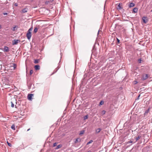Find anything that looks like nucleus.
Returning <instances> with one entry per match:
<instances>
[{
  "label": "nucleus",
  "instance_id": "nucleus-1",
  "mask_svg": "<svg viewBox=\"0 0 152 152\" xmlns=\"http://www.w3.org/2000/svg\"><path fill=\"white\" fill-rule=\"evenodd\" d=\"M33 29L32 27H31L27 31V33L26 34V36L28 40H30L32 34L31 31Z\"/></svg>",
  "mask_w": 152,
  "mask_h": 152
},
{
  "label": "nucleus",
  "instance_id": "nucleus-2",
  "mask_svg": "<svg viewBox=\"0 0 152 152\" xmlns=\"http://www.w3.org/2000/svg\"><path fill=\"white\" fill-rule=\"evenodd\" d=\"M148 74H143L142 75V77L141 78V79H142V80H145L147 79H148Z\"/></svg>",
  "mask_w": 152,
  "mask_h": 152
},
{
  "label": "nucleus",
  "instance_id": "nucleus-3",
  "mask_svg": "<svg viewBox=\"0 0 152 152\" xmlns=\"http://www.w3.org/2000/svg\"><path fill=\"white\" fill-rule=\"evenodd\" d=\"M34 94H28V100H31L32 99V96H33Z\"/></svg>",
  "mask_w": 152,
  "mask_h": 152
},
{
  "label": "nucleus",
  "instance_id": "nucleus-4",
  "mask_svg": "<svg viewBox=\"0 0 152 152\" xmlns=\"http://www.w3.org/2000/svg\"><path fill=\"white\" fill-rule=\"evenodd\" d=\"M142 20L145 23H146L148 22V20L147 17H143L142 18Z\"/></svg>",
  "mask_w": 152,
  "mask_h": 152
},
{
  "label": "nucleus",
  "instance_id": "nucleus-5",
  "mask_svg": "<svg viewBox=\"0 0 152 152\" xmlns=\"http://www.w3.org/2000/svg\"><path fill=\"white\" fill-rule=\"evenodd\" d=\"M9 47L7 46L4 47V52H8L9 51Z\"/></svg>",
  "mask_w": 152,
  "mask_h": 152
},
{
  "label": "nucleus",
  "instance_id": "nucleus-6",
  "mask_svg": "<svg viewBox=\"0 0 152 152\" xmlns=\"http://www.w3.org/2000/svg\"><path fill=\"white\" fill-rule=\"evenodd\" d=\"M121 4H122L119 3L118 4V5L117 7L118 10H120L123 7Z\"/></svg>",
  "mask_w": 152,
  "mask_h": 152
},
{
  "label": "nucleus",
  "instance_id": "nucleus-7",
  "mask_svg": "<svg viewBox=\"0 0 152 152\" xmlns=\"http://www.w3.org/2000/svg\"><path fill=\"white\" fill-rule=\"evenodd\" d=\"M19 41V40L18 39H15L13 40L12 42V44L13 45H17L18 43V41Z\"/></svg>",
  "mask_w": 152,
  "mask_h": 152
},
{
  "label": "nucleus",
  "instance_id": "nucleus-8",
  "mask_svg": "<svg viewBox=\"0 0 152 152\" xmlns=\"http://www.w3.org/2000/svg\"><path fill=\"white\" fill-rule=\"evenodd\" d=\"M81 141V139L80 138H77L76 139V140L75 142V143H76L77 142H80Z\"/></svg>",
  "mask_w": 152,
  "mask_h": 152
},
{
  "label": "nucleus",
  "instance_id": "nucleus-9",
  "mask_svg": "<svg viewBox=\"0 0 152 152\" xmlns=\"http://www.w3.org/2000/svg\"><path fill=\"white\" fill-rule=\"evenodd\" d=\"M138 10L137 8L135 7L133 9V12L134 13H137L138 11Z\"/></svg>",
  "mask_w": 152,
  "mask_h": 152
},
{
  "label": "nucleus",
  "instance_id": "nucleus-10",
  "mask_svg": "<svg viewBox=\"0 0 152 152\" xmlns=\"http://www.w3.org/2000/svg\"><path fill=\"white\" fill-rule=\"evenodd\" d=\"M135 6V4L133 3H131L129 5V7H134Z\"/></svg>",
  "mask_w": 152,
  "mask_h": 152
},
{
  "label": "nucleus",
  "instance_id": "nucleus-11",
  "mask_svg": "<svg viewBox=\"0 0 152 152\" xmlns=\"http://www.w3.org/2000/svg\"><path fill=\"white\" fill-rule=\"evenodd\" d=\"M28 9L27 8H25L23 9L22 10V11L23 12V13H25L27 12Z\"/></svg>",
  "mask_w": 152,
  "mask_h": 152
},
{
  "label": "nucleus",
  "instance_id": "nucleus-12",
  "mask_svg": "<svg viewBox=\"0 0 152 152\" xmlns=\"http://www.w3.org/2000/svg\"><path fill=\"white\" fill-rule=\"evenodd\" d=\"M101 130V129L100 128H98L96 129V133H99Z\"/></svg>",
  "mask_w": 152,
  "mask_h": 152
},
{
  "label": "nucleus",
  "instance_id": "nucleus-13",
  "mask_svg": "<svg viewBox=\"0 0 152 152\" xmlns=\"http://www.w3.org/2000/svg\"><path fill=\"white\" fill-rule=\"evenodd\" d=\"M11 128L13 130H15V125L14 124H13L11 126Z\"/></svg>",
  "mask_w": 152,
  "mask_h": 152
},
{
  "label": "nucleus",
  "instance_id": "nucleus-14",
  "mask_svg": "<svg viewBox=\"0 0 152 152\" xmlns=\"http://www.w3.org/2000/svg\"><path fill=\"white\" fill-rule=\"evenodd\" d=\"M85 132V131L84 130H83L81 131L80 132V133L79 134V135H81V134H84Z\"/></svg>",
  "mask_w": 152,
  "mask_h": 152
},
{
  "label": "nucleus",
  "instance_id": "nucleus-15",
  "mask_svg": "<svg viewBox=\"0 0 152 152\" xmlns=\"http://www.w3.org/2000/svg\"><path fill=\"white\" fill-rule=\"evenodd\" d=\"M62 145H58L57 147L56 148V149H58V148H59L62 147Z\"/></svg>",
  "mask_w": 152,
  "mask_h": 152
},
{
  "label": "nucleus",
  "instance_id": "nucleus-16",
  "mask_svg": "<svg viewBox=\"0 0 152 152\" xmlns=\"http://www.w3.org/2000/svg\"><path fill=\"white\" fill-rule=\"evenodd\" d=\"M38 30V28L37 27H36L34 30V33H36L37 32Z\"/></svg>",
  "mask_w": 152,
  "mask_h": 152
},
{
  "label": "nucleus",
  "instance_id": "nucleus-17",
  "mask_svg": "<svg viewBox=\"0 0 152 152\" xmlns=\"http://www.w3.org/2000/svg\"><path fill=\"white\" fill-rule=\"evenodd\" d=\"M35 69L36 70H38V65H37L34 66Z\"/></svg>",
  "mask_w": 152,
  "mask_h": 152
},
{
  "label": "nucleus",
  "instance_id": "nucleus-18",
  "mask_svg": "<svg viewBox=\"0 0 152 152\" xmlns=\"http://www.w3.org/2000/svg\"><path fill=\"white\" fill-rule=\"evenodd\" d=\"M149 110H150V108H148V109L147 110H146L145 112V113H144V115H145L146 114L148 113L149 111Z\"/></svg>",
  "mask_w": 152,
  "mask_h": 152
},
{
  "label": "nucleus",
  "instance_id": "nucleus-19",
  "mask_svg": "<svg viewBox=\"0 0 152 152\" xmlns=\"http://www.w3.org/2000/svg\"><path fill=\"white\" fill-rule=\"evenodd\" d=\"M141 138V136H139L137 137L136 138V141H137L140 138Z\"/></svg>",
  "mask_w": 152,
  "mask_h": 152
},
{
  "label": "nucleus",
  "instance_id": "nucleus-20",
  "mask_svg": "<svg viewBox=\"0 0 152 152\" xmlns=\"http://www.w3.org/2000/svg\"><path fill=\"white\" fill-rule=\"evenodd\" d=\"M34 63L35 64H37L38 63V59H36L34 60Z\"/></svg>",
  "mask_w": 152,
  "mask_h": 152
},
{
  "label": "nucleus",
  "instance_id": "nucleus-21",
  "mask_svg": "<svg viewBox=\"0 0 152 152\" xmlns=\"http://www.w3.org/2000/svg\"><path fill=\"white\" fill-rule=\"evenodd\" d=\"M138 83V82L136 80H134V81H133V83L134 84H136L137 83Z\"/></svg>",
  "mask_w": 152,
  "mask_h": 152
},
{
  "label": "nucleus",
  "instance_id": "nucleus-22",
  "mask_svg": "<svg viewBox=\"0 0 152 152\" xmlns=\"http://www.w3.org/2000/svg\"><path fill=\"white\" fill-rule=\"evenodd\" d=\"M93 142V141L92 140H91L87 143V145H88L90 143H91Z\"/></svg>",
  "mask_w": 152,
  "mask_h": 152
},
{
  "label": "nucleus",
  "instance_id": "nucleus-23",
  "mask_svg": "<svg viewBox=\"0 0 152 152\" xmlns=\"http://www.w3.org/2000/svg\"><path fill=\"white\" fill-rule=\"evenodd\" d=\"M7 143L8 145L9 146L11 147L12 146V144L11 143H9L8 141L7 142Z\"/></svg>",
  "mask_w": 152,
  "mask_h": 152
},
{
  "label": "nucleus",
  "instance_id": "nucleus-24",
  "mask_svg": "<svg viewBox=\"0 0 152 152\" xmlns=\"http://www.w3.org/2000/svg\"><path fill=\"white\" fill-rule=\"evenodd\" d=\"M132 142H133L131 140L129 141L126 142V144H129V143H132Z\"/></svg>",
  "mask_w": 152,
  "mask_h": 152
},
{
  "label": "nucleus",
  "instance_id": "nucleus-25",
  "mask_svg": "<svg viewBox=\"0 0 152 152\" xmlns=\"http://www.w3.org/2000/svg\"><path fill=\"white\" fill-rule=\"evenodd\" d=\"M11 107H13L14 106V104L12 102H11Z\"/></svg>",
  "mask_w": 152,
  "mask_h": 152
},
{
  "label": "nucleus",
  "instance_id": "nucleus-26",
  "mask_svg": "<svg viewBox=\"0 0 152 152\" xmlns=\"http://www.w3.org/2000/svg\"><path fill=\"white\" fill-rule=\"evenodd\" d=\"M104 104V102L102 101L100 102V105H102Z\"/></svg>",
  "mask_w": 152,
  "mask_h": 152
},
{
  "label": "nucleus",
  "instance_id": "nucleus-27",
  "mask_svg": "<svg viewBox=\"0 0 152 152\" xmlns=\"http://www.w3.org/2000/svg\"><path fill=\"white\" fill-rule=\"evenodd\" d=\"M33 73V71L32 70H31L30 71V75H31Z\"/></svg>",
  "mask_w": 152,
  "mask_h": 152
},
{
  "label": "nucleus",
  "instance_id": "nucleus-28",
  "mask_svg": "<svg viewBox=\"0 0 152 152\" xmlns=\"http://www.w3.org/2000/svg\"><path fill=\"white\" fill-rule=\"evenodd\" d=\"M57 142H55V143H54L53 144V147L56 146L57 145Z\"/></svg>",
  "mask_w": 152,
  "mask_h": 152
},
{
  "label": "nucleus",
  "instance_id": "nucleus-29",
  "mask_svg": "<svg viewBox=\"0 0 152 152\" xmlns=\"http://www.w3.org/2000/svg\"><path fill=\"white\" fill-rule=\"evenodd\" d=\"M14 5H15V6L17 7L18 6V4L17 3H15L14 4Z\"/></svg>",
  "mask_w": 152,
  "mask_h": 152
},
{
  "label": "nucleus",
  "instance_id": "nucleus-30",
  "mask_svg": "<svg viewBox=\"0 0 152 152\" xmlns=\"http://www.w3.org/2000/svg\"><path fill=\"white\" fill-rule=\"evenodd\" d=\"M88 118V116L87 115H86L85 116V119H87Z\"/></svg>",
  "mask_w": 152,
  "mask_h": 152
},
{
  "label": "nucleus",
  "instance_id": "nucleus-31",
  "mask_svg": "<svg viewBox=\"0 0 152 152\" xmlns=\"http://www.w3.org/2000/svg\"><path fill=\"white\" fill-rule=\"evenodd\" d=\"M8 14V13H3V15H7Z\"/></svg>",
  "mask_w": 152,
  "mask_h": 152
},
{
  "label": "nucleus",
  "instance_id": "nucleus-32",
  "mask_svg": "<svg viewBox=\"0 0 152 152\" xmlns=\"http://www.w3.org/2000/svg\"><path fill=\"white\" fill-rule=\"evenodd\" d=\"M138 61L140 63H141V59H140L138 60Z\"/></svg>",
  "mask_w": 152,
  "mask_h": 152
},
{
  "label": "nucleus",
  "instance_id": "nucleus-33",
  "mask_svg": "<svg viewBox=\"0 0 152 152\" xmlns=\"http://www.w3.org/2000/svg\"><path fill=\"white\" fill-rule=\"evenodd\" d=\"M49 1H46L45 2V3H46V4H48L49 3Z\"/></svg>",
  "mask_w": 152,
  "mask_h": 152
},
{
  "label": "nucleus",
  "instance_id": "nucleus-34",
  "mask_svg": "<svg viewBox=\"0 0 152 152\" xmlns=\"http://www.w3.org/2000/svg\"><path fill=\"white\" fill-rule=\"evenodd\" d=\"M140 95H139V96H138V97H137V99H139V98H140Z\"/></svg>",
  "mask_w": 152,
  "mask_h": 152
},
{
  "label": "nucleus",
  "instance_id": "nucleus-35",
  "mask_svg": "<svg viewBox=\"0 0 152 152\" xmlns=\"http://www.w3.org/2000/svg\"><path fill=\"white\" fill-rule=\"evenodd\" d=\"M102 112H103L104 114V113H105V111L103 110V111H102Z\"/></svg>",
  "mask_w": 152,
  "mask_h": 152
},
{
  "label": "nucleus",
  "instance_id": "nucleus-36",
  "mask_svg": "<svg viewBox=\"0 0 152 152\" xmlns=\"http://www.w3.org/2000/svg\"><path fill=\"white\" fill-rule=\"evenodd\" d=\"M117 40H118V42H119L120 41V40L118 39H117Z\"/></svg>",
  "mask_w": 152,
  "mask_h": 152
},
{
  "label": "nucleus",
  "instance_id": "nucleus-37",
  "mask_svg": "<svg viewBox=\"0 0 152 152\" xmlns=\"http://www.w3.org/2000/svg\"><path fill=\"white\" fill-rule=\"evenodd\" d=\"M30 130V129H28L27 130V131H29Z\"/></svg>",
  "mask_w": 152,
  "mask_h": 152
},
{
  "label": "nucleus",
  "instance_id": "nucleus-38",
  "mask_svg": "<svg viewBox=\"0 0 152 152\" xmlns=\"http://www.w3.org/2000/svg\"><path fill=\"white\" fill-rule=\"evenodd\" d=\"M53 0H50V1L51 2Z\"/></svg>",
  "mask_w": 152,
  "mask_h": 152
},
{
  "label": "nucleus",
  "instance_id": "nucleus-39",
  "mask_svg": "<svg viewBox=\"0 0 152 152\" xmlns=\"http://www.w3.org/2000/svg\"><path fill=\"white\" fill-rule=\"evenodd\" d=\"M1 25H0V29H1Z\"/></svg>",
  "mask_w": 152,
  "mask_h": 152
},
{
  "label": "nucleus",
  "instance_id": "nucleus-40",
  "mask_svg": "<svg viewBox=\"0 0 152 152\" xmlns=\"http://www.w3.org/2000/svg\"><path fill=\"white\" fill-rule=\"evenodd\" d=\"M15 107H16V105H15Z\"/></svg>",
  "mask_w": 152,
  "mask_h": 152
},
{
  "label": "nucleus",
  "instance_id": "nucleus-41",
  "mask_svg": "<svg viewBox=\"0 0 152 152\" xmlns=\"http://www.w3.org/2000/svg\"><path fill=\"white\" fill-rule=\"evenodd\" d=\"M39 68H38V69H39Z\"/></svg>",
  "mask_w": 152,
  "mask_h": 152
},
{
  "label": "nucleus",
  "instance_id": "nucleus-42",
  "mask_svg": "<svg viewBox=\"0 0 152 152\" xmlns=\"http://www.w3.org/2000/svg\"><path fill=\"white\" fill-rule=\"evenodd\" d=\"M88 152H91L90 151H89Z\"/></svg>",
  "mask_w": 152,
  "mask_h": 152
},
{
  "label": "nucleus",
  "instance_id": "nucleus-43",
  "mask_svg": "<svg viewBox=\"0 0 152 152\" xmlns=\"http://www.w3.org/2000/svg\"><path fill=\"white\" fill-rule=\"evenodd\" d=\"M152 10H151V12H152Z\"/></svg>",
  "mask_w": 152,
  "mask_h": 152
}]
</instances>
